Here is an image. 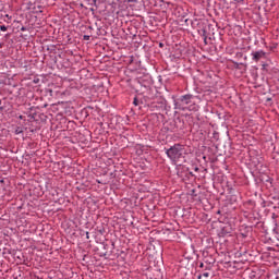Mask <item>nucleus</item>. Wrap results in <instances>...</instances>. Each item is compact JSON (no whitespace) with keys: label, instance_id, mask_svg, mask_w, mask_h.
<instances>
[{"label":"nucleus","instance_id":"9d476101","mask_svg":"<svg viewBox=\"0 0 279 279\" xmlns=\"http://www.w3.org/2000/svg\"><path fill=\"white\" fill-rule=\"evenodd\" d=\"M201 267H204V264H201Z\"/></svg>","mask_w":279,"mask_h":279},{"label":"nucleus","instance_id":"39448f33","mask_svg":"<svg viewBox=\"0 0 279 279\" xmlns=\"http://www.w3.org/2000/svg\"><path fill=\"white\" fill-rule=\"evenodd\" d=\"M1 32H8V27L5 25L0 26Z\"/></svg>","mask_w":279,"mask_h":279},{"label":"nucleus","instance_id":"6e6552de","mask_svg":"<svg viewBox=\"0 0 279 279\" xmlns=\"http://www.w3.org/2000/svg\"><path fill=\"white\" fill-rule=\"evenodd\" d=\"M22 132H23V130H21L20 128L16 129V131H15L16 134H21Z\"/></svg>","mask_w":279,"mask_h":279},{"label":"nucleus","instance_id":"f257e3e1","mask_svg":"<svg viewBox=\"0 0 279 279\" xmlns=\"http://www.w3.org/2000/svg\"><path fill=\"white\" fill-rule=\"evenodd\" d=\"M168 158L172 160V162H180L182 158H184V154H186V149L184 148L183 145L175 144L174 146L170 147L166 151Z\"/></svg>","mask_w":279,"mask_h":279},{"label":"nucleus","instance_id":"7ed1b4c3","mask_svg":"<svg viewBox=\"0 0 279 279\" xmlns=\"http://www.w3.org/2000/svg\"><path fill=\"white\" fill-rule=\"evenodd\" d=\"M252 56H253L254 62H258V60H263V58H265L267 53H265V51L263 50H259V51L252 52Z\"/></svg>","mask_w":279,"mask_h":279},{"label":"nucleus","instance_id":"0eeeda50","mask_svg":"<svg viewBox=\"0 0 279 279\" xmlns=\"http://www.w3.org/2000/svg\"><path fill=\"white\" fill-rule=\"evenodd\" d=\"M84 40H90V36H88V35H84Z\"/></svg>","mask_w":279,"mask_h":279},{"label":"nucleus","instance_id":"423d86ee","mask_svg":"<svg viewBox=\"0 0 279 279\" xmlns=\"http://www.w3.org/2000/svg\"><path fill=\"white\" fill-rule=\"evenodd\" d=\"M210 274L209 272H204L203 278H209Z\"/></svg>","mask_w":279,"mask_h":279},{"label":"nucleus","instance_id":"f03ea898","mask_svg":"<svg viewBox=\"0 0 279 279\" xmlns=\"http://www.w3.org/2000/svg\"><path fill=\"white\" fill-rule=\"evenodd\" d=\"M193 96L192 95H185L181 96L178 100H175L174 106L177 110H197V106L193 105V107H189V105L192 104Z\"/></svg>","mask_w":279,"mask_h":279},{"label":"nucleus","instance_id":"20e7f679","mask_svg":"<svg viewBox=\"0 0 279 279\" xmlns=\"http://www.w3.org/2000/svg\"><path fill=\"white\" fill-rule=\"evenodd\" d=\"M274 232L277 234V239L279 241V223L276 225L275 229H274Z\"/></svg>","mask_w":279,"mask_h":279},{"label":"nucleus","instance_id":"1a4fd4ad","mask_svg":"<svg viewBox=\"0 0 279 279\" xmlns=\"http://www.w3.org/2000/svg\"><path fill=\"white\" fill-rule=\"evenodd\" d=\"M93 3H97V0H93Z\"/></svg>","mask_w":279,"mask_h":279}]
</instances>
